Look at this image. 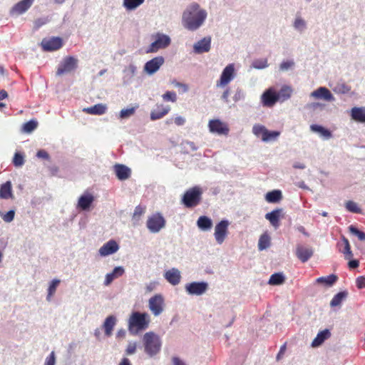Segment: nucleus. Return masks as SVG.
Wrapping results in <instances>:
<instances>
[{
  "mask_svg": "<svg viewBox=\"0 0 365 365\" xmlns=\"http://www.w3.org/2000/svg\"><path fill=\"white\" fill-rule=\"evenodd\" d=\"M206 17L207 12L198 4L192 3L182 13V22L185 29L195 31L202 25Z\"/></svg>",
  "mask_w": 365,
  "mask_h": 365,
  "instance_id": "f257e3e1",
  "label": "nucleus"
},
{
  "mask_svg": "<svg viewBox=\"0 0 365 365\" xmlns=\"http://www.w3.org/2000/svg\"><path fill=\"white\" fill-rule=\"evenodd\" d=\"M150 324L148 314L134 312L128 319V329L131 333L137 334L140 331L146 329Z\"/></svg>",
  "mask_w": 365,
  "mask_h": 365,
  "instance_id": "f03ea898",
  "label": "nucleus"
},
{
  "mask_svg": "<svg viewBox=\"0 0 365 365\" xmlns=\"http://www.w3.org/2000/svg\"><path fill=\"white\" fill-rule=\"evenodd\" d=\"M143 341L145 351L150 356L156 355L160 351L162 342L160 337L155 333L152 331L145 333Z\"/></svg>",
  "mask_w": 365,
  "mask_h": 365,
  "instance_id": "7ed1b4c3",
  "label": "nucleus"
},
{
  "mask_svg": "<svg viewBox=\"0 0 365 365\" xmlns=\"http://www.w3.org/2000/svg\"><path fill=\"white\" fill-rule=\"evenodd\" d=\"M202 194V191L200 187H192L184 193L182 202L187 208L195 207L201 202Z\"/></svg>",
  "mask_w": 365,
  "mask_h": 365,
  "instance_id": "20e7f679",
  "label": "nucleus"
},
{
  "mask_svg": "<svg viewBox=\"0 0 365 365\" xmlns=\"http://www.w3.org/2000/svg\"><path fill=\"white\" fill-rule=\"evenodd\" d=\"M78 67V59L73 56H66L58 65L56 71L57 76L71 73Z\"/></svg>",
  "mask_w": 365,
  "mask_h": 365,
  "instance_id": "39448f33",
  "label": "nucleus"
},
{
  "mask_svg": "<svg viewBox=\"0 0 365 365\" xmlns=\"http://www.w3.org/2000/svg\"><path fill=\"white\" fill-rule=\"evenodd\" d=\"M147 227L153 233L158 232L165 225V220L160 213H155L147 220Z\"/></svg>",
  "mask_w": 365,
  "mask_h": 365,
  "instance_id": "423d86ee",
  "label": "nucleus"
},
{
  "mask_svg": "<svg viewBox=\"0 0 365 365\" xmlns=\"http://www.w3.org/2000/svg\"><path fill=\"white\" fill-rule=\"evenodd\" d=\"M210 132L219 135H228L230 132L229 125L219 119L210 120L208 123Z\"/></svg>",
  "mask_w": 365,
  "mask_h": 365,
  "instance_id": "0eeeda50",
  "label": "nucleus"
},
{
  "mask_svg": "<svg viewBox=\"0 0 365 365\" xmlns=\"http://www.w3.org/2000/svg\"><path fill=\"white\" fill-rule=\"evenodd\" d=\"M43 51H53L60 49L63 46V41L60 37L43 38L41 43Z\"/></svg>",
  "mask_w": 365,
  "mask_h": 365,
  "instance_id": "6e6552de",
  "label": "nucleus"
},
{
  "mask_svg": "<svg viewBox=\"0 0 365 365\" xmlns=\"http://www.w3.org/2000/svg\"><path fill=\"white\" fill-rule=\"evenodd\" d=\"M170 43V39L168 36L158 34L155 40L150 44L148 52H156L160 48L167 47Z\"/></svg>",
  "mask_w": 365,
  "mask_h": 365,
  "instance_id": "1a4fd4ad",
  "label": "nucleus"
},
{
  "mask_svg": "<svg viewBox=\"0 0 365 365\" xmlns=\"http://www.w3.org/2000/svg\"><path fill=\"white\" fill-rule=\"evenodd\" d=\"M277 101H279V98L277 96V92L272 88L267 89L261 96V103L264 107L271 108Z\"/></svg>",
  "mask_w": 365,
  "mask_h": 365,
  "instance_id": "9d476101",
  "label": "nucleus"
},
{
  "mask_svg": "<svg viewBox=\"0 0 365 365\" xmlns=\"http://www.w3.org/2000/svg\"><path fill=\"white\" fill-rule=\"evenodd\" d=\"M229 222L221 220L215 228V237L218 244H222L227 235Z\"/></svg>",
  "mask_w": 365,
  "mask_h": 365,
  "instance_id": "9b49d317",
  "label": "nucleus"
},
{
  "mask_svg": "<svg viewBox=\"0 0 365 365\" xmlns=\"http://www.w3.org/2000/svg\"><path fill=\"white\" fill-rule=\"evenodd\" d=\"M164 299L160 294H155L149 299V308L155 316H158L163 311Z\"/></svg>",
  "mask_w": 365,
  "mask_h": 365,
  "instance_id": "f8f14e48",
  "label": "nucleus"
},
{
  "mask_svg": "<svg viewBox=\"0 0 365 365\" xmlns=\"http://www.w3.org/2000/svg\"><path fill=\"white\" fill-rule=\"evenodd\" d=\"M235 68L233 64L227 66L220 76V78L217 81L216 86L217 87H223L227 85L234 77Z\"/></svg>",
  "mask_w": 365,
  "mask_h": 365,
  "instance_id": "ddd939ff",
  "label": "nucleus"
},
{
  "mask_svg": "<svg viewBox=\"0 0 365 365\" xmlns=\"http://www.w3.org/2000/svg\"><path fill=\"white\" fill-rule=\"evenodd\" d=\"M164 58L163 56H157L148 61L144 66V71L152 75L159 70L160 66L164 63Z\"/></svg>",
  "mask_w": 365,
  "mask_h": 365,
  "instance_id": "4468645a",
  "label": "nucleus"
},
{
  "mask_svg": "<svg viewBox=\"0 0 365 365\" xmlns=\"http://www.w3.org/2000/svg\"><path fill=\"white\" fill-rule=\"evenodd\" d=\"M207 284L204 282H192L186 284L185 289L190 294L201 295L207 289Z\"/></svg>",
  "mask_w": 365,
  "mask_h": 365,
  "instance_id": "2eb2a0df",
  "label": "nucleus"
},
{
  "mask_svg": "<svg viewBox=\"0 0 365 365\" xmlns=\"http://www.w3.org/2000/svg\"><path fill=\"white\" fill-rule=\"evenodd\" d=\"M295 254L302 262H306L312 257L314 251L310 247L299 245L296 247Z\"/></svg>",
  "mask_w": 365,
  "mask_h": 365,
  "instance_id": "dca6fc26",
  "label": "nucleus"
},
{
  "mask_svg": "<svg viewBox=\"0 0 365 365\" xmlns=\"http://www.w3.org/2000/svg\"><path fill=\"white\" fill-rule=\"evenodd\" d=\"M34 0H21L16 4L11 10V15H19L26 12L33 4Z\"/></svg>",
  "mask_w": 365,
  "mask_h": 365,
  "instance_id": "f3484780",
  "label": "nucleus"
},
{
  "mask_svg": "<svg viewBox=\"0 0 365 365\" xmlns=\"http://www.w3.org/2000/svg\"><path fill=\"white\" fill-rule=\"evenodd\" d=\"M311 96L316 99H323L327 101H334V97L326 87H319L311 93Z\"/></svg>",
  "mask_w": 365,
  "mask_h": 365,
  "instance_id": "a211bd4d",
  "label": "nucleus"
},
{
  "mask_svg": "<svg viewBox=\"0 0 365 365\" xmlns=\"http://www.w3.org/2000/svg\"><path fill=\"white\" fill-rule=\"evenodd\" d=\"M282 209L278 208L268 212L265 215V218L269 220L270 224L275 228L280 225V218L283 217Z\"/></svg>",
  "mask_w": 365,
  "mask_h": 365,
  "instance_id": "6ab92c4d",
  "label": "nucleus"
},
{
  "mask_svg": "<svg viewBox=\"0 0 365 365\" xmlns=\"http://www.w3.org/2000/svg\"><path fill=\"white\" fill-rule=\"evenodd\" d=\"M119 249L118 243L114 240H109L105 243L99 250L101 256H107L116 252Z\"/></svg>",
  "mask_w": 365,
  "mask_h": 365,
  "instance_id": "aec40b11",
  "label": "nucleus"
},
{
  "mask_svg": "<svg viewBox=\"0 0 365 365\" xmlns=\"http://www.w3.org/2000/svg\"><path fill=\"white\" fill-rule=\"evenodd\" d=\"M156 109L153 110L150 113V119L152 120H156L163 118L170 110V106H164L162 104H157Z\"/></svg>",
  "mask_w": 365,
  "mask_h": 365,
  "instance_id": "412c9836",
  "label": "nucleus"
},
{
  "mask_svg": "<svg viewBox=\"0 0 365 365\" xmlns=\"http://www.w3.org/2000/svg\"><path fill=\"white\" fill-rule=\"evenodd\" d=\"M164 277L166 280L173 285L178 284L181 279L180 271L175 268H172L165 272Z\"/></svg>",
  "mask_w": 365,
  "mask_h": 365,
  "instance_id": "4be33fe9",
  "label": "nucleus"
},
{
  "mask_svg": "<svg viewBox=\"0 0 365 365\" xmlns=\"http://www.w3.org/2000/svg\"><path fill=\"white\" fill-rule=\"evenodd\" d=\"M115 175L120 180H125L130 178L131 170L124 165L117 164L114 166Z\"/></svg>",
  "mask_w": 365,
  "mask_h": 365,
  "instance_id": "5701e85b",
  "label": "nucleus"
},
{
  "mask_svg": "<svg viewBox=\"0 0 365 365\" xmlns=\"http://www.w3.org/2000/svg\"><path fill=\"white\" fill-rule=\"evenodd\" d=\"M94 201V197L91 193H85L81 195L78 201V207L83 210L89 209Z\"/></svg>",
  "mask_w": 365,
  "mask_h": 365,
  "instance_id": "b1692460",
  "label": "nucleus"
},
{
  "mask_svg": "<svg viewBox=\"0 0 365 365\" xmlns=\"http://www.w3.org/2000/svg\"><path fill=\"white\" fill-rule=\"evenodd\" d=\"M210 38H204L194 45V51L197 53L208 52L210 49Z\"/></svg>",
  "mask_w": 365,
  "mask_h": 365,
  "instance_id": "393cba45",
  "label": "nucleus"
},
{
  "mask_svg": "<svg viewBox=\"0 0 365 365\" xmlns=\"http://www.w3.org/2000/svg\"><path fill=\"white\" fill-rule=\"evenodd\" d=\"M331 336V333L329 329H326L319 331L314 339L312 341V346L317 347L320 346L326 339Z\"/></svg>",
  "mask_w": 365,
  "mask_h": 365,
  "instance_id": "a878e982",
  "label": "nucleus"
},
{
  "mask_svg": "<svg viewBox=\"0 0 365 365\" xmlns=\"http://www.w3.org/2000/svg\"><path fill=\"white\" fill-rule=\"evenodd\" d=\"M124 273V269L122 267H116L113 269V272L106 275L104 284L109 285L114 279L122 276Z\"/></svg>",
  "mask_w": 365,
  "mask_h": 365,
  "instance_id": "bb28decb",
  "label": "nucleus"
},
{
  "mask_svg": "<svg viewBox=\"0 0 365 365\" xmlns=\"http://www.w3.org/2000/svg\"><path fill=\"white\" fill-rule=\"evenodd\" d=\"M351 118L353 120L360 123H365V108L354 107L351 109Z\"/></svg>",
  "mask_w": 365,
  "mask_h": 365,
  "instance_id": "cd10ccee",
  "label": "nucleus"
},
{
  "mask_svg": "<svg viewBox=\"0 0 365 365\" xmlns=\"http://www.w3.org/2000/svg\"><path fill=\"white\" fill-rule=\"evenodd\" d=\"M13 197L11 183L7 181L2 184L0 187V198L9 199Z\"/></svg>",
  "mask_w": 365,
  "mask_h": 365,
  "instance_id": "c85d7f7f",
  "label": "nucleus"
},
{
  "mask_svg": "<svg viewBox=\"0 0 365 365\" xmlns=\"http://www.w3.org/2000/svg\"><path fill=\"white\" fill-rule=\"evenodd\" d=\"M115 323L116 318L113 315L109 316L106 319L103 326L106 336H109L112 334Z\"/></svg>",
  "mask_w": 365,
  "mask_h": 365,
  "instance_id": "c756f323",
  "label": "nucleus"
},
{
  "mask_svg": "<svg viewBox=\"0 0 365 365\" xmlns=\"http://www.w3.org/2000/svg\"><path fill=\"white\" fill-rule=\"evenodd\" d=\"M107 107L106 105L102 103H98L94 105L93 106L88 107L85 108L83 110L91 115H103L106 113Z\"/></svg>",
  "mask_w": 365,
  "mask_h": 365,
  "instance_id": "7c9ffc66",
  "label": "nucleus"
},
{
  "mask_svg": "<svg viewBox=\"0 0 365 365\" xmlns=\"http://www.w3.org/2000/svg\"><path fill=\"white\" fill-rule=\"evenodd\" d=\"M282 198V192L279 190H274L268 192L265 195V200L269 203H276L279 202Z\"/></svg>",
  "mask_w": 365,
  "mask_h": 365,
  "instance_id": "2f4dec72",
  "label": "nucleus"
},
{
  "mask_svg": "<svg viewBox=\"0 0 365 365\" xmlns=\"http://www.w3.org/2000/svg\"><path fill=\"white\" fill-rule=\"evenodd\" d=\"M292 94V89L290 86H284L281 88L279 91L277 93V96L279 98V101L284 102L288 100Z\"/></svg>",
  "mask_w": 365,
  "mask_h": 365,
  "instance_id": "473e14b6",
  "label": "nucleus"
},
{
  "mask_svg": "<svg viewBox=\"0 0 365 365\" xmlns=\"http://www.w3.org/2000/svg\"><path fill=\"white\" fill-rule=\"evenodd\" d=\"M338 279V277L336 274H330L327 277H320L316 279V282L318 284H323L326 286H332Z\"/></svg>",
  "mask_w": 365,
  "mask_h": 365,
  "instance_id": "72a5a7b5",
  "label": "nucleus"
},
{
  "mask_svg": "<svg viewBox=\"0 0 365 365\" xmlns=\"http://www.w3.org/2000/svg\"><path fill=\"white\" fill-rule=\"evenodd\" d=\"M197 226L203 230L210 229L212 225V220L206 216L200 217L197 220Z\"/></svg>",
  "mask_w": 365,
  "mask_h": 365,
  "instance_id": "f704fd0d",
  "label": "nucleus"
},
{
  "mask_svg": "<svg viewBox=\"0 0 365 365\" xmlns=\"http://www.w3.org/2000/svg\"><path fill=\"white\" fill-rule=\"evenodd\" d=\"M285 277L282 273H274L271 275L268 283L271 285H279L284 282Z\"/></svg>",
  "mask_w": 365,
  "mask_h": 365,
  "instance_id": "c9c22d12",
  "label": "nucleus"
},
{
  "mask_svg": "<svg viewBox=\"0 0 365 365\" xmlns=\"http://www.w3.org/2000/svg\"><path fill=\"white\" fill-rule=\"evenodd\" d=\"M145 0H123V6L128 11H132L140 6Z\"/></svg>",
  "mask_w": 365,
  "mask_h": 365,
  "instance_id": "e433bc0d",
  "label": "nucleus"
},
{
  "mask_svg": "<svg viewBox=\"0 0 365 365\" xmlns=\"http://www.w3.org/2000/svg\"><path fill=\"white\" fill-rule=\"evenodd\" d=\"M346 292H340L334 296L330 302L331 307H336L341 304V302L346 297Z\"/></svg>",
  "mask_w": 365,
  "mask_h": 365,
  "instance_id": "4c0bfd02",
  "label": "nucleus"
},
{
  "mask_svg": "<svg viewBox=\"0 0 365 365\" xmlns=\"http://www.w3.org/2000/svg\"><path fill=\"white\" fill-rule=\"evenodd\" d=\"M310 128L312 131L320 133L326 138H329L331 136V132L321 125L313 124Z\"/></svg>",
  "mask_w": 365,
  "mask_h": 365,
  "instance_id": "58836bf2",
  "label": "nucleus"
},
{
  "mask_svg": "<svg viewBox=\"0 0 365 365\" xmlns=\"http://www.w3.org/2000/svg\"><path fill=\"white\" fill-rule=\"evenodd\" d=\"M270 245V237L267 234H263L260 236L259 242H258V248L259 250H263L267 249Z\"/></svg>",
  "mask_w": 365,
  "mask_h": 365,
  "instance_id": "ea45409f",
  "label": "nucleus"
},
{
  "mask_svg": "<svg viewBox=\"0 0 365 365\" xmlns=\"http://www.w3.org/2000/svg\"><path fill=\"white\" fill-rule=\"evenodd\" d=\"M252 132L256 136L261 137L262 139L264 138V134H267V128L264 125L259 124H256L253 126Z\"/></svg>",
  "mask_w": 365,
  "mask_h": 365,
  "instance_id": "a19ab883",
  "label": "nucleus"
},
{
  "mask_svg": "<svg viewBox=\"0 0 365 365\" xmlns=\"http://www.w3.org/2000/svg\"><path fill=\"white\" fill-rule=\"evenodd\" d=\"M38 126V123L35 120H31L25 123L23 125V130L25 133H30L34 131Z\"/></svg>",
  "mask_w": 365,
  "mask_h": 365,
  "instance_id": "79ce46f5",
  "label": "nucleus"
},
{
  "mask_svg": "<svg viewBox=\"0 0 365 365\" xmlns=\"http://www.w3.org/2000/svg\"><path fill=\"white\" fill-rule=\"evenodd\" d=\"M346 209L353 213H361V209L359 207L358 205L351 200H349L346 202L345 205Z\"/></svg>",
  "mask_w": 365,
  "mask_h": 365,
  "instance_id": "37998d69",
  "label": "nucleus"
},
{
  "mask_svg": "<svg viewBox=\"0 0 365 365\" xmlns=\"http://www.w3.org/2000/svg\"><path fill=\"white\" fill-rule=\"evenodd\" d=\"M59 279H53L51 281L49 287L48 289V296L47 299L50 300V298L55 294L56 290L58 284H60Z\"/></svg>",
  "mask_w": 365,
  "mask_h": 365,
  "instance_id": "c03bdc74",
  "label": "nucleus"
},
{
  "mask_svg": "<svg viewBox=\"0 0 365 365\" xmlns=\"http://www.w3.org/2000/svg\"><path fill=\"white\" fill-rule=\"evenodd\" d=\"M349 229L350 232L352 235H356L359 240L365 241V232L359 230V229H357L356 227H354L353 225L349 226Z\"/></svg>",
  "mask_w": 365,
  "mask_h": 365,
  "instance_id": "a18cd8bd",
  "label": "nucleus"
},
{
  "mask_svg": "<svg viewBox=\"0 0 365 365\" xmlns=\"http://www.w3.org/2000/svg\"><path fill=\"white\" fill-rule=\"evenodd\" d=\"M267 134H264V138H262V140L264 142L274 140L280 135V133L279 131H269L267 129Z\"/></svg>",
  "mask_w": 365,
  "mask_h": 365,
  "instance_id": "49530a36",
  "label": "nucleus"
},
{
  "mask_svg": "<svg viewBox=\"0 0 365 365\" xmlns=\"http://www.w3.org/2000/svg\"><path fill=\"white\" fill-rule=\"evenodd\" d=\"M162 97L165 101H171L174 103L177 101V95L174 91H167Z\"/></svg>",
  "mask_w": 365,
  "mask_h": 365,
  "instance_id": "de8ad7c7",
  "label": "nucleus"
},
{
  "mask_svg": "<svg viewBox=\"0 0 365 365\" xmlns=\"http://www.w3.org/2000/svg\"><path fill=\"white\" fill-rule=\"evenodd\" d=\"M344 241L345 246H344V249L342 251V252L345 255V258L346 259H349L353 256V254H352L351 250V247H350V245H349V242L348 240L344 239Z\"/></svg>",
  "mask_w": 365,
  "mask_h": 365,
  "instance_id": "09e8293b",
  "label": "nucleus"
},
{
  "mask_svg": "<svg viewBox=\"0 0 365 365\" xmlns=\"http://www.w3.org/2000/svg\"><path fill=\"white\" fill-rule=\"evenodd\" d=\"M13 163L16 167H20L24 163V155L19 153H16L13 159Z\"/></svg>",
  "mask_w": 365,
  "mask_h": 365,
  "instance_id": "8fccbe9b",
  "label": "nucleus"
},
{
  "mask_svg": "<svg viewBox=\"0 0 365 365\" xmlns=\"http://www.w3.org/2000/svg\"><path fill=\"white\" fill-rule=\"evenodd\" d=\"M135 113V108H130L127 109H123L120 112V118H125L131 116Z\"/></svg>",
  "mask_w": 365,
  "mask_h": 365,
  "instance_id": "3c124183",
  "label": "nucleus"
},
{
  "mask_svg": "<svg viewBox=\"0 0 365 365\" xmlns=\"http://www.w3.org/2000/svg\"><path fill=\"white\" fill-rule=\"evenodd\" d=\"M305 21L301 17L296 18L294 23V26L296 29L302 30L305 28Z\"/></svg>",
  "mask_w": 365,
  "mask_h": 365,
  "instance_id": "603ef678",
  "label": "nucleus"
},
{
  "mask_svg": "<svg viewBox=\"0 0 365 365\" xmlns=\"http://www.w3.org/2000/svg\"><path fill=\"white\" fill-rule=\"evenodd\" d=\"M145 208L140 205L135 207L133 218L138 220L140 217V216L145 212Z\"/></svg>",
  "mask_w": 365,
  "mask_h": 365,
  "instance_id": "864d4df0",
  "label": "nucleus"
},
{
  "mask_svg": "<svg viewBox=\"0 0 365 365\" xmlns=\"http://www.w3.org/2000/svg\"><path fill=\"white\" fill-rule=\"evenodd\" d=\"M253 66L255 68L261 69L267 66V59L256 60L253 62Z\"/></svg>",
  "mask_w": 365,
  "mask_h": 365,
  "instance_id": "5fc2aeb1",
  "label": "nucleus"
},
{
  "mask_svg": "<svg viewBox=\"0 0 365 365\" xmlns=\"http://www.w3.org/2000/svg\"><path fill=\"white\" fill-rule=\"evenodd\" d=\"M55 364H56V354H55V352L53 351L46 358L44 365H55Z\"/></svg>",
  "mask_w": 365,
  "mask_h": 365,
  "instance_id": "6e6d98bb",
  "label": "nucleus"
},
{
  "mask_svg": "<svg viewBox=\"0 0 365 365\" xmlns=\"http://www.w3.org/2000/svg\"><path fill=\"white\" fill-rule=\"evenodd\" d=\"M350 87L346 84H340L336 87L334 91L341 93H347L350 91Z\"/></svg>",
  "mask_w": 365,
  "mask_h": 365,
  "instance_id": "4d7b16f0",
  "label": "nucleus"
},
{
  "mask_svg": "<svg viewBox=\"0 0 365 365\" xmlns=\"http://www.w3.org/2000/svg\"><path fill=\"white\" fill-rule=\"evenodd\" d=\"M136 343L135 342H130L127 346V349L125 350L126 354L130 355L135 352L136 351Z\"/></svg>",
  "mask_w": 365,
  "mask_h": 365,
  "instance_id": "13d9d810",
  "label": "nucleus"
},
{
  "mask_svg": "<svg viewBox=\"0 0 365 365\" xmlns=\"http://www.w3.org/2000/svg\"><path fill=\"white\" fill-rule=\"evenodd\" d=\"M15 212L14 210H9L4 216L3 220L6 222H11L14 218Z\"/></svg>",
  "mask_w": 365,
  "mask_h": 365,
  "instance_id": "bf43d9fd",
  "label": "nucleus"
},
{
  "mask_svg": "<svg viewBox=\"0 0 365 365\" xmlns=\"http://www.w3.org/2000/svg\"><path fill=\"white\" fill-rule=\"evenodd\" d=\"M294 65V62L292 61H283L281 64H280V70L281 71H287L288 69H289L290 68H292Z\"/></svg>",
  "mask_w": 365,
  "mask_h": 365,
  "instance_id": "052dcab7",
  "label": "nucleus"
},
{
  "mask_svg": "<svg viewBox=\"0 0 365 365\" xmlns=\"http://www.w3.org/2000/svg\"><path fill=\"white\" fill-rule=\"evenodd\" d=\"M356 287L359 289L365 288V277L361 276L356 278Z\"/></svg>",
  "mask_w": 365,
  "mask_h": 365,
  "instance_id": "680f3d73",
  "label": "nucleus"
},
{
  "mask_svg": "<svg viewBox=\"0 0 365 365\" xmlns=\"http://www.w3.org/2000/svg\"><path fill=\"white\" fill-rule=\"evenodd\" d=\"M174 122L177 125L180 126L185 124V119L182 116H177L175 118Z\"/></svg>",
  "mask_w": 365,
  "mask_h": 365,
  "instance_id": "e2e57ef3",
  "label": "nucleus"
},
{
  "mask_svg": "<svg viewBox=\"0 0 365 365\" xmlns=\"http://www.w3.org/2000/svg\"><path fill=\"white\" fill-rule=\"evenodd\" d=\"M37 156L38 158H42L44 159H48V158H49L48 153L43 150H38L37 152Z\"/></svg>",
  "mask_w": 365,
  "mask_h": 365,
  "instance_id": "0e129e2a",
  "label": "nucleus"
},
{
  "mask_svg": "<svg viewBox=\"0 0 365 365\" xmlns=\"http://www.w3.org/2000/svg\"><path fill=\"white\" fill-rule=\"evenodd\" d=\"M185 143L189 147V149L191 151H195L197 150V146H196L195 143L191 141H186Z\"/></svg>",
  "mask_w": 365,
  "mask_h": 365,
  "instance_id": "69168bd1",
  "label": "nucleus"
},
{
  "mask_svg": "<svg viewBox=\"0 0 365 365\" xmlns=\"http://www.w3.org/2000/svg\"><path fill=\"white\" fill-rule=\"evenodd\" d=\"M359 262L358 260L354 259L349 262V267L351 269H355L359 267Z\"/></svg>",
  "mask_w": 365,
  "mask_h": 365,
  "instance_id": "338daca9",
  "label": "nucleus"
},
{
  "mask_svg": "<svg viewBox=\"0 0 365 365\" xmlns=\"http://www.w3.org/2000/svg\"><path fill=\"white\" fill-rule=\"evenodd\" d=\"M173 365H186L185 362L181 361L178 357L173 358Z\"/></svg>",
  "mask_w": 365,
  "mask_h": 365,
  "instance_id": "774afa93",
  "label": "nucleus"
}]
</instances>
